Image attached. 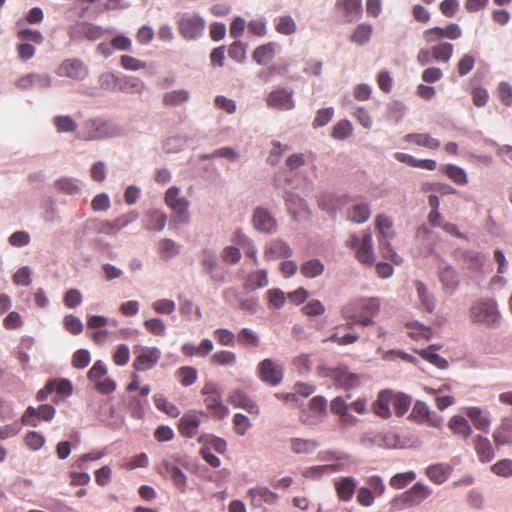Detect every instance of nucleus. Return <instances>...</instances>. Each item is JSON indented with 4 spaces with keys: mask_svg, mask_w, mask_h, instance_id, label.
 <instances>
[{
    "mask_svg": "<svg viewBox=\"0 0 512 512\" xmlns=\"http://www.w3.org/2000/svg\"><path fill=\"white\" fill-rule=\"evenodd\" d=\"M17 37L22 42L26 43H34L36 45H40L44 42V36L38 30L26 28L21 29L17 32Z\"/></svg>",
    "mask_w": 512,
    "mask_h": 512,
    "instance_id": "nucleus-49",
    "label": "nucleus"
},
{
    "mask_svg": "<svg viewBox=\"0 0 512 512\" xmlns=\"http://www.w3.org/2000/svg\"><path fill=\"white\" fill-rule=\"evenodd\" d=\"M166 205L175 213V221L187 223L189 221V202L180 195V189L176 186L170 187L165 193Z\"/></svg>",
    "mask_w": 512,
    "mask_h": 512,
    "instance_id": "nucleus-7",
    "label": "nucleus"
},
{
    "mask_svg": "<svg viewBox=\"0 0 512 512\" xmlns=\"http://www.w3.org/2000/svg\"><path fill=\"white\" fill-rule=\"evenodd\" d=\"M300 271L304 277L314 278L323 273L324 265L318 259H311L301 265Z\"/></svg>",
    "mask_w": 512,
    "mask_h": 512,
    "instance_id": "nucleus-43",
    "label": "nucleus"
},
{
    "mask_svg": "<svg viewBox=\"0 0 512 512\" xmlns=\"http://www.w3.org/2000/svg\"><path fill=\"white\" fill-rule=\"evenodd\" d=\"M202 416H204V413L201 411L186 412L181 417L178 424V431L181 434V436L185 438L195 437L198 433Z\"/></svg>",
    "mask_w": 512,
    "mask_h": 512,
    "instance_id": "nucleus-13",
    "label": "nucleus"
},
{
    "mask_svg": "<svg viewBox=\"0 0 512 512\" xmlns=\"http://www.w3.org/2000/svg\"><path fill=\"white\" fill-rule=\"evenodd\" d=\"M416 475L413 471L395 474L389 481V484L394 489H403L410 484Z\"/></svg>",
    "mask_w": 512,
    "mask_h": 512,
    "instance_id": "nucleus-52",
    "label": "nucleus"
},
{
    "mask_svg": "<svg viewBox=\"0 0 512 512\" xmlns=\"http://www.w3.org/2000/svg\"><path fill=\"white\" fill-rule=\"evenodd\" d=\"M247 497L250 499V504L254 508H260L264 504L274 505L278 501V494L271 491L265 486H257L250 488L247 491Z\"/></svg>",
    "mask_w": 512,
    "mask_h": 512,
    "instance_id": "nucleus-14",
    "label": "nucleus"
},
{
    "mask_svg": "<svg viewBox=\"0 0 512 512\" xmlns=\"http://www.w3.org/2000/svg\"><path fill=\"white\" fill-rule=\"evenodd\" d=\"M336 9L343 13L348 22H353L362 13V3L361 0H337Z\"/></svg>",
    "mask_w": 512,
    "mask_h": 512,
    "instance_id": "nucleus-28",
    "label": "nucleus"
},
{
    "mask_svg": "<svg viewBox=\"0 0 512 512\" xmlns=\"http://www.w3.org/2000/svg\"><path fill=\"white\" fill-rule=\"evenodd\" d=\"M198 442L203 443V447H210L214 449L216 452L223 454L227 449V443L224 439L214 436V435H201L198 438Z\"/></svg>",
    "mask_w": 512,
    "mask_h": 512,
    "instance_id": "nucleus-44",
    "label": "nucleus"
},
{
    "mask_svg": "<svg viewBox=\"0 0 512 512\" xmlns=\"http://www.w3.org/2000/svg\"><path fill=\"white\" fill-rule=\"evenodd\" d=\"M267 297L269 301V307L274 309L281 308L286 301L284 292L277 288L269 289L267 291Z\"/></svg>",
    "mask_w": 512,
    "mask_h": 512,
    "instance_id": "nucleus-60",
    "label": "nucleus"
},
{
    "mask_svg": "<svg viewBox=\"0 0 512 512\" xmlns=\"http://www.w3.org/2000/svg\"><path fill=\"white\" fill-rule=\"evenodd\" d=\"M371 214L368 204L360 203L353 205L347 212V218L354 223L366 222Z\"/></svg>",
    "mask_w": 512,
    "mask_h": 512,
    "instance_id": "nucleus-37",
    "label": "nucleus"
},
{
    "mask_svg": "<svg viewBox=\"0 0 512 512\" xmlns=\"http://www.w3.org/2000/svg\"><path fill=\"white\" fill-rule=\"evenodd\" d=\"M109 128L105 121L95 119L89 120L85 123L79 137L83 140H98L105 138L109 135Z\"/></svg>",
    "mask_w": 512,
    "mask_h": 512,
    "instance_id": "nucleus-17",
    "label": "nucleus"
},
{
    "mask_svg": "<svg viewBox=\"0 0 512 512\" xmlns=\"http://www.w3.org/2000/svg\"><path fill=\"white\" fill-rule=\"evenodd\" d=\"M233 426L235 433L243 436L251 427V422L244 414L236 413L233 417Z\"/></svg>",
    "mask_w": 512,
    "mask_h": 512,
    "instance_id": "nucleus-63",
    "label": "nucleus"
},
{
    "mask_svg": "<svg viewBox=\"0 0 512 512\" xmlns=\"http://www.w3.org/2000/svg\"><path fill=\"white\" fill-rule=\"evenodd\" d=\"M470 318L473 323L486 326L499 324L500 313L494 300H480L470 308Z\"/></svg>",
    "mask_w": 512,
    "mask_h": 512,
    "instance_id": "nucleus-4",
    "label": "nucleus"
},
{
    "mask_svg": "<svg viewBox=\"0 0 512 512\" xmlns=\"http://www.w3.org/2000/svg\"><path fill=\"white\" fill-rule=\"evenodd\" d=\"M268 284L267 271L264 269H259L253 273H250L245 278L243 283V287L246 290H256L258 288L265 287Z\"/></svg>",
    "mask_w": 512,
    "mask_h": 512,
    "instance_id": "nucleus-34",
    "label": "nucleus"
},
{
    "mask_svg": "<svg viewBox=\"0 0 512 512\" xmlns=\"http://www.w3.org/2000/svg\"><path fill=\"white\" fill-rule=\"evenodd\" d=\"M476 453L482 462H490L493 460L495 453L491 442L486 437L477 435L474 438Z\"/></svg>",
    "mask_w": 512,
    "mask_h": 512,
    "instance_id": "nucleus-31",
    "label": "nucleus"
},
{
    "mask_svg": "<svg viewBox=\"0 0 512 512\" xmlns=\"http://www.w3.org/2000/svg\"><path fill=\"white\" fill-rule=\"evenodd\" d=\"M346 245L355 250L356 259L362 264H372L374 262V252L372 248V234L368 230L362 236V239L352 234L346 241Z\"/></svg>",
    "mask_w": 512,
    "mask_h": 512,
    "instance_id": "nucleus-6",
    "label": "nucleus"
},
{
    "mask_svg": "<svg viewBox=\"0 0 512 512\" xmlns=\"http://www.w3.org/2000/svg\"><path fill=\"white\" fill-rule=\"evenodd\" d=\"M189 99V92L185 89L168 91L163 95V104L169 107L180 106Z\"/></svg>",
    "mask_w": 512,
    "mask_h": 512,
    "instance_id": "nucleus-38",
    "label": "nucleus"
},
{
    "mask_svg": "<svg viewBox=\"0 0 512 512\" xmlns=\"http://www.w3.org/2000/svg\"><path fill=\"white\" fill-rule=\"evenodd\" d=\"M204 396L203 402L213 419L223 420L229 414V409L224 405L220 387L214 382H206L201 390Z\"/></svg>",
    "mask_w": 512,
    "mask_h": 512,
    "instance_id": "nucleus-3",
    "label": "nucleus"
},
{
    "mask_svg": "<svg viewBox=\"0 0 512 512\" xmlns=\"http://www.w3.org/2000/svg\"><path fill=\"white\" fill-rule=\"evenodd\" d=\"M466 415L471 419L473 425L478 430L487 431L490 426V419L482 415V411L478 407H469L466 410Z\"/></svg>",
    "mask_w": 512,
    "mask_h": 512,
    "instance_id": "nucleus-39",
    "label": "nucleus"
},
{
    "mask_svg": "<svg viewBox=\"0 0 512 512\" xmlns=\"http://www.w3.org/2000/svg\"><path fill=\"white\" fill-rule=\"evenodd\" d=\"M327 401L323 396H315L309 402V409L313 415L305 410L301 411L300 420L305 424H316L326 412Z\"/></svg>",
    "mask_w": 512,
    "mask_h": 512,
    "instance_id": "nucleus-18",
    "label": "nucleus"
},
{
    "mask_svg": "<svg viewBox=\"0 0 512 512\" xmlns=\"http://www.w3.org/2000/svg\"><path fill=\"white\" fill-rule=\"evenodd\" d=\"M228 55L230 58L237 62H244L246 59V45L241 41L233 42L228 49Z\"/></svg>",
    "mask_w": 512,
    "mask_h": 512,
    "instance_id": "nucleus-59",
    "label": "nucleus"
},
{
    "mask_svg": "<svg viewBox=\"0 0 512 512\" xmlns=\"http://www.w3.org/2000/svg\"><path fill=\"white\" fill-rule=\"evenodd\" d=\"M45 442V437L36 431H29L24 437L25 445L32 451L40 450Z\"/></svg>",
    "mask_w": 512,
    "mask_h": 512,
    "instance_id": "nucleus-51",
    "label": "nucleus"
},
{
    "mask_svg": "<svg viewBox=\"0 0 512 512\" xmlns=\"http://www.w3.org/2000/svg\"><path fill=\"white\" fill-rule=\"evenodd\" d=\"M448 427L453 431V433L462 435L465 438L469 437L472 433L471 426L462 416H453L448 422Z\"/></svg>",
    "mask_w": 512,
    "mask_h": 512,
    "instance_id": "nucleus-40",
    "label": "nucleus"
},
{
    "mask_svg": "<svg viewBox=\"0 0 512 512\" xmlns=\"http://www.w3.org/2000/svg\"><path fill=\"white\" fill-rule=\"evenodd\" d=\"M375 224L383 239L393 237L392 220L389 217L385 215H378Z\"/></svg>",
    "mask_w": 512,
    "mask_h": 512,
    "instance_id": "nucleus-55",
    "label": "nucleus"
},
{
    "mask_svg": "<svg viewBox=\"0 0 512 512\" xmlns=\"http://www.w3.org/2000/svg\"><path fill=\"white\" fill-rule=\"evenodd\" d=\"M416 500V486H413L410 490L404 492L394 500V505L397 508L403 509L408 506H412Z\"/></svg>",
    "mask_w": 512,
    "mask_h": 512,
    "instance_id": "nucleus-61",
    "label": "nucleus"
},
{
    "mask_svg": "<svg viewBox=\"0 0 512 512\" xmlns=\"http://www.w3.org/2000/svg\"><path fill=\"white\" fill-rule=\"evenodd\" d=\"M497 91L500 101L507 107L512 106V86L508 82L502 81L499 83Z\"/></svg>",
    "mask_w": 512,
    "mask_h": 512,
    "instance_id": "nucleus-64",
    "label": "nucleus"
},
{
    "mask_svg": "<svg viewBox=\"0 0 512 512\" xmlns=\"http://www.w3.org/2000/svg\"><path fill=\"white\" fill-rule=\"evenodd\" d=\"M53 123L59 133L74 132L77 129L76 122L70 116H56Z\"/></svg>",
    "mask_w": 512,
    "mask_h": 512,
    "instance_id": "nucleus-53",
    "label": "nucleus"
},
{
    "mask_svg": "<svg viewBox=\"0 0 512 512\" xmlns=\"http://www.w3.org/2000/svg\"><path fill=\"white\" fill-rule=\"evenodd\" d=\"M144 228L149 231H161L167 222V215L159 209L148 210L144 215Z\"/></svg>",
    "mask_w": 512,
    "mask_h": 512,
    "instance_id": "nucleus-27",
    "label": "nucleus"
},
{
    "mask_svg": "<svg viewBox=\"0 0 512 512\" xmlns=\"http://www.w3.org/2000/svg\"><path fill=\"white\" fill-rule=\"evenodd\" d=\"M462 35L461 28L456 23H451L448 26L442 27H434L432 29H428L423 33V39L426 43L431 44L437 42L443 38H448L450 40H456L460 38Z\"/></svg>",
    "mask_w": 512,
    "mask_h": 512,
    "instance_id": "nucleus-12",
    "label": "nucleus"
},
{
    "mask_svg": "<svg viewBox=\"0 0 512 512\" xmlns=\"http://www.w3.org/2000/svg\"><path fill=\"white\" fill-rule=\"evenodd\" d=\"M56 74L60 77L80 81L88 75V68L80 59L68 58L61 62L56 70Z\"/></svg>",
    "mask_w": 512,
    "mask_h": 512,
    "instance_id": "nucleus-8",
    "label": "nucleus"
},
{
    "mask_svg": "<svg viewBox=\"0 0 512 512\" xmlns=\"http://www.w3.org/2000/svg\"><path fill=\"white\" fill-rule=\"evenodd\" d=\"M55 408L49 404L40 405L38 408L29 406L21 417V422L24 425L37 426L35 418L43 421H50L55 416Z\"/></svg>",
    "mask_w": 512,
    "mask_h": 512,
    "instance_id": "nucleus-15",
    "label": "nucleus"
},
{
    "mask_svg": "<svg viewBox=\"0 0 512 512\" xmlns=\"http://www.w3.org/2000/svg\"><path fill=\"white\" fill-rule=\"evenodd\" d=\"M453 468L448 464H435L426 469V475L435 484L444 483L450 476Z\"/></svg>",
    "mask_w": 512,
    "mask_h": 512,
    "instance_id": "nucleus-30",
    "label": "nucleus"
},
{
    "mask_svg": "<svg viewBox=\"0 0 512 512\" xmlns=\"http://www.w3.org/2000/svg\"><path fill=\"white\" fill-rule=\"evenodd\" d=\"M237 341L239 344L246 347H258L259 345L258 336L248 328H243L238 333Z\"/></svg>",
    "mask_w": 512,
    "mask_h": 512,
    "instance_id": "nucleus-57",
    "label": "nucleus"
},
{
    "mask_svg": "<svg viewBox=\"0 0 512 512\" xmlns=\"http://www.w3.org/2000/svg\"><path fill=\"white\" fill-rule=\"evenodd\" d=\"M267 104L275 109L290 110L294 107L292 93L285 89L272 91L267 97Z\"/></svg>",
    "mask_w": 512,
    "mask_h": 512,
    "instance_id": "nucleus-22",
    "label": "nucleus"
},
{
    "mask_svg": "<svg viewBox=\"0 0 512 512\" xmlns=\"http://www.w3.org/2000/svg\"><path fill=\"white\" fill-rule=\"evenodd\" d=\"M161 257L163 259H170L179 252L177 244L171 239H163L159 243Z\"/></svg>",
    "mask_w": 512,
    "mask_h": 512,
    "instance_id": "nucleus-62",
    "label": "nucleus"
},
{
    "mask_svg": "<svg viewBox=\"0 0 512 512\" xmlns=\"http://www.w3.org/2000/svg\"><path fill=\"white\" fill-rule=\"evenodd\" d=\"M228 402L234 407L243 408L251 414L257 415L259 413L258 405L243 390L236 389L232 391L228 396Z\"/></svg>",
    "mask_w": 512,
    "mask_h": 512,
    "instance_id": "nucleus-24",
    "label": "nucleus"
},
{
    "mask_svg": "<svg viewBox=\"0 0 512 512\" xmlns=\"http://www.w3.org/2000/svg\"><path fill=\"white\" fill-rule=\"evenodd\" d=\"M380 309V300L377 298L363 299L351 305H347L342 309L343 317L351 320L346 327L351 329L353 324L368 326L373 323L372 317L375 316Z\"/></svg>",
    "mask_w": 512,
    "mask_h": 512,
    "instance_id": "nucleus-1",
    "label": "nucleus"
},
{
    "mask_svg": "<svg viewBox=\"0 0 512 512\" xmlns=\"http://www.w3.org/2000/svg\"><path fill=\"white\" fill-rule=\"evenodd\" d=\"M439 348L440 346L431 345L427 349L418 350V355L435 367L444 370L448 368V362L436 352Z\"/></svg>",
    "mask_w": 512,
    "mask_h": 512,
    "instance_id": "nucleus-33",
    "label": "nucleus"
},
{
    "mask_svg": "<svg viewBox=\"0 0 512 512\" xmlns=\"http://www.w3.org/2000/svg\"><path fill=\"white\" fill-rule=\"evenodd\" d=\"M393 404V393L389 390L379 392L376 401L373 403L372 408L374 413L387 419L391 416L390 405Z\"/></svg>",
    "mask_w": 512,
    "mask_h": 512,
    "instance_id": "nucleus-25",
    "label": "nucleus"
},
{
    "mask_svg": "<svg viewBox=\"0 0 512 512\" xmlns=\"http://www.w3.org/2000/svg\"><path fill=\"white\" fill-rule=\"evenodd\" d=\"M334 488L339 500L348 502L354 495L356 489V481L351 476L341 477L335 481Z\"/></svg>",
    "mask_w": 512,
    "mask_h": 512,
    "instance_id": "nucleus-26",
    "label": "nucleus"
},
{
    "mask_svg": "<svg viewBox=\"0 0 512 512\" xmlns=\"http://www.w3.org/2000/svg\"><path fill=\"white\" fill-rule=\"evenodd\" d=\"M213 365L218 366H234L237 361V356L234 352L229 350H220L215 352L210 359Z\"/></svg>",
    "mask_w": 512,
    "mask_h": 512,
    "instance_id": "nucleus-41",
    "label": "nucleus"
},
{
    "mask_svg": "<svg viewBox=\"0 0 512 512\" xmlns=\"http://www.w3.org/2000/svg\"><path fill=\"white\" fill-rule=\"evenodd\" d=\"M411 398L404 394H393V404L397 416H403L409 410Z\"/></svg>",
    "mask_w": 512,
    "mask_h": 512,
    "instance_id": "nucleus-56",
    "label": "nucleus"
},
{
    "mask_svg": "<svg viewBox=\"0 0 512 512\" xmlns=\"http://www.w3.org/2000/svg\"><path fill=\"white\" fill-rule=\"evenodd\" d=\"M371 34L372 27L370 25L360 24L356 27L351 40L358 45H363L369 41Z\"/></svg>",
    "mask_w": 512,
    "mask_h": 512,
    "instance_id": "nucleus-54",
    "label": "nucleus"
},
{
    "mask_svg": "<svg viewBox=\"0 0 512 512\" xmlns=\"http://www.w3.org/2000/svg\"><path fill=\"white\" fill-rule=\"evenodd\" d=\"M317 373L320 377L329 378L336 387L344 390L353 389L360 384L361 376L353 373L345 365L329 367L321 365L317 367Z\"/></svg>",
    "mask_w": 512,
    "mask_h": 512,
    "instance_id": "nucleus-2",
    "label": "nucleus"
},
{
    "mask_svg": "<svg viewBox=\"0 0 512 512\" xmlns=\"http://www.w3.org/2000/svg\"><path fill=\"white\" fill-rule=\"evenodd\" d=\"M442 170L449 179L458 185H465L468 182L464 169L454 164H448L444 166Z\"/></svg>",
    "mask_w": 512,
    "mask_h": 512,
    "instance_id": "nucleus-46",
    "label": "nucleus"
},
{
    "mask_svg": "<svg viewBox=\"0 0 512 512\" xmlns=\"http://www.w3.org/2000/svg\"><path fill=\"white\" fill-rule=\"evenodd\" d=\"M443 289L448 293H454L459 285L456 271L451 266H445L439 273Z\"/></svg>",
    "mask_w": 512,
    "mask_h": 512,
    "instance_id": "nucleus-32",
    "label": "nucleus"
},
{
    "mask_svg": "<svg viewBox=\"0 0 512 512\" xmlns=\"http://www.w3.org/2000/svg\"><path fill=\"white\" fill-rule=\"evenodd\" d=\"M343 469V464L336 463V464H327V465H316L311 466L307 469H305L302 472L303 477L311 480H318L323 475L329 474L332 472H338Z\"/></svg>",
    "mask_w": 512,
    "mask_h": 512,
    "instance_id": "nucleus-29",
    "label": "nucleus"
},
{
    "mask_svg": "<svg viewBox=\"0 0 512 512\" xmlns=\"http://www.w3.org/2000/svg\"><path fill=\"white\" fill-rule=\"evenodd\" d=\"M275 29L283 35H291L296 31V23L291 16H282L275 20Z\"/></svg>",
    "mask_w": 512,
    "mask_h": 512,
    "instance_id": "nucleus-50",
    "label": "nucleus"
},
{
    "mask_svg": "<svg viewBox=\"0 0 512 512\" xmlns=\"http://www.w3.org/2000/svg\"><path fill=\"white\" fill-rule=\"evenodd\" d=\"M137 218L138 214L136 212H130L129 214L121 215L114 220L97 221L95 223V230L99 234L114 235Z\"/></svg>",
    "mask_w": 512,
    "mask_h": 512,
    "instance_id": "nucleus-9",
    "label": "nucleus"
},
{
    "mask_svg": "<svg viewBox=\"0 0 512 512\" xmlns=\"http://www.w3.org/2000/svg\"><path fill=\"white\" fill-rule=\"evenodd\" d=\"M252 222L254 227L264 233H272L276 229V221L264 208L258 207L254 210Z\"/></svg>",
    "mask_w": 512,
    "mask_h": 512,
    "instance_id": "nucleus-21",
    "label": "nucleus"
},
{
    "mask_svg": "<svg viewBox=\"0 0 512 512\" xmlns=\"http://www.w3.org/2000/svg\"><path fill=\"white\" fill-rule=\"evenodd\" d=\"M430 54L433 60L448 63L453 55V45L448 42H442L433 45L431 51L422 49L418 53V61L422 63H429Z\"/></svg>",
    "mask_w": 512,
    "mask_h": 512,
    "instance_id": "nucleus-10",
    "label": "nucleus"
},
{
    "mask_svg": "<svg viewBox=\"0 0 512 512\" xmlns=\"http://www.w3.org/2000/svg\"><path fill=\"white\" fill-rule=\"evenodd\" d=\"M176 377L181 385L187 387L194 384L198 377V372L194 367L182 366L176 371Z\"/></svg>",
    "mask_w": 512,
    "mask_h": 512,
    "instance_id": "nucleus-45",
    "label": "nucleus"
},
{
    "mask_svg": "<svg viewBox=\"0 0 512 512\" xmlns=\"http://www.w3.org/2000/svg\"><path fill=\"white\" fill-rule=\"evenodd\" d=\"M418 298L427 312L431 313L434 311V297L427 292L426 287L421 282H418Z\"/></svg>",
    "mask_w": 512,
    "mask_h": 512,
    "instance_id": "nucleus-58",
    "label": "nucleus"
},
{
    "mask_svg": "<svg viewBox=\"0 0 512 512\" xmlns=\"http://www.w3.org/2000/svg\"><path fill=\"white\" fill-rule=\"evenodd\" d=\"M353 131V126L349 120H340L332 129V137L336 140H344L348 138Z\"/></svg>",
    "mask_w": 512,
    "mask_h": 512,
    "instance_id": "nucleus-48",
    "label": "nucleus"
},
{
    "mask_svg": "<svg viewBox=\"0 0 512 512\" xmlns=\"http://www.w3.org/2000/svg\"><path fill=\"white\" fill-rule=\"evenodd\" d=\"M418 422H425L433 427L442 425V417L434 412H430L429 407L422 401L418 400Z\"/></svg>",
    "mask_w": 512,
    "mask_h": 512,
    "instance_id": "nucleus-35",
    "label": "nucleus"
},
{
    "mask_svg": "<svg viewBox=\"0 0 512 512\" xmlns=\"http://www.w3.org/2000/svg\"><path fill=\"white\" fill-rule=\"evenodd\" d=\"M275 56V44L267 43L258 46L252 53L253 60L259 65H266Z\"/></svg>",
    "mask_w": 512,
    "mask_h": 512,
    "instance_id": "nucleus-36",
    "label": "nucleus"
},
{
    "mask_svg": "<svg viewBox=\"0 0 512 512\" xmlns=\"http://www.w3.org/2000/svg\"><path fill=\"white\" fill-rule=\"evenodd\" d=\"M258 376L270 385H277L282 380V370L271 359H264L258 365Z\"/></svg>",
    "mask_w": 512,
    "mask_h": 512,
    "instance_id": "nucleus-19",
    "label": "nucleus"
},
{
    "mask_svg": "<svg viewBox=\"0 0 512 512\" xmlns=\"http://www.w3.org/2000/svg\"><path fill=\"white\" fill-rule=\"evenodd\" d=\"M317 447L318 443L314 440L302 438L291 439V449L296 454H307L315 450Z\"/></svg>",
    "mask_w": 512,
    "mask_h": 512,
    "instance_id": "nucleus-47",
    "label": "nucleus"
},
{
    "mask_svg": "<svg viewBox=\"0 0 512 512\" xmlns=\"http://www.w3.org/2000/svg\"><path fill=\"white\" fill-rule=\"evenodd\" d=\"M161 358V351L157 347H144L136 355L133 368L136 371H147L154 368Z\"/></svg>",
    "mask_w": 512,
    "mask_h": 512,
    "instance_id": "nucleus-11",
    "label": "nucleus"
},
{
    "mask_svg": "<svg viewBox=\"0 0 512 512\" xmlns=\"http://www.w3.org/2000/svg\"><path fill=\"white\" fill-rule=\"evenodd\" d=\"M177 26L181 36L187 40L199 38L205 29V20L195 13H183L178 21Z\"/></svg>",
    "mask_w": 512,
    "mask_h": 512,
    "instance_id": "nucleus-5",
    "label": "nucleus"
},
{
    "mask_svg": "<svg viewBox=\"0 0 512 512\" xmlns=\"http://www.w3.org/2000/svg\"><path fill=\"white\" fill-rule=\"evenodd\" d=\"M154 403L158 410L166 413L170 417L175 418L180 415V409L161 394L154 396Z\"/></svg>",
    "mask_w": 512,
    "mask_h": 512,
    "instance_id": "nucleus-42",
    "label": "nucleus"
},
{
    "mask_svg": "<svg viewBox=\"0 0 512 512\" xmlns=\"http://www.w3.org/2000/svg\"><path fill=\"white\" fill-rule=\"evenodd\" d=\"M160 473L169 478L180 492L186 488V477L179 467L167 460H163L159 466Z\"/></svg>",
    "mask_w": 512,
    "mask_h": 512,
    "instance_id": "nucleus-20",
    "label": "nucleus"
},
{
    "mask_svg": "<svg viewBox=\"0 0 512 512\" xmlns=\"http://www.w3.org/2000/svg\"><path fill=\"white\" fill-rule=\"evenodd\" d=\"M291 255L292 249L290 248V246L280 239H275L269 242L266 245L264 251V258L267 261H272L280 258H288Z\"/></svg>",
    "mask_w": 512,
    "mask_h": 512,
    "instance_id": "nucleus-23",
    "label": "nucleus"
},
{
    "mask_svg": "<svg viewBox=\"0 0 512 512\" xmlns=\"http://www.w3.org/2000/svg\"><path fill=\"white\" fill-rule=\"evenodd\" d=\"M330 411L338 417L339 423L343 427H351L358 422V419L350 413L349 404L340 396L331 401Z\"/></svg>",
    "mask_w": 512,
    "mask_h": 512,
    "instance_id": "nucleus-16",
    "label": "nucleus"
}]
</instances>
